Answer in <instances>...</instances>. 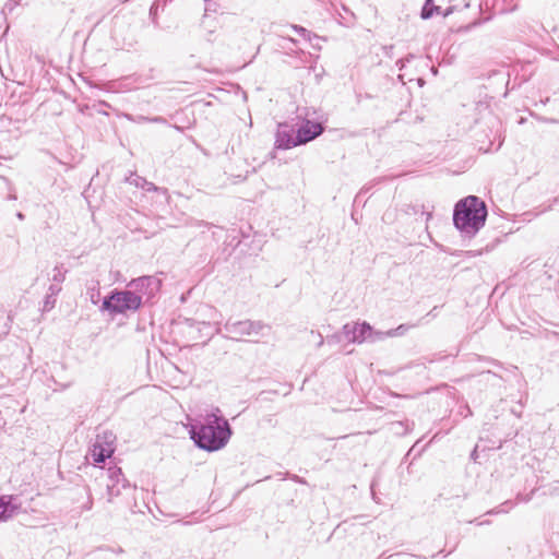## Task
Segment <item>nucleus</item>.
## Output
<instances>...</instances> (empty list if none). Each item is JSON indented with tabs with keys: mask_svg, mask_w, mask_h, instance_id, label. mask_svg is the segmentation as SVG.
Wrapping results in <instances>:
<instances>
[{
	"mask_svg": "<svg viewBox=\"0 0 559 559\" xmlns=\"http://www.w3.org/2000/svg\"><path fill=\"white\" fill-rule=\"evenodd\" d=\"M189 432L199 449L215 452L228 443L233 429L228 420L221 414V409L216 407L204 416L202 423L192 425Z\"/></svg>",
	"mask_w": 559,
	"mask_h": 559,
	"instance_id": "f257e3e1",
	"label": "nucleus"
},
{
	"mask_svg": "<svg viewBox=\"0 0 559 559\" xmlns=\"http://www.w3.org/2000/svg\"><path fill=\"white\" fill-rule=\"evenodd\" d=\"M487 216L486 203L476 195H468L455 204L453 224L461 234L474 237L484 227Z\"/></svg>",
	"mask_w": 559,
	"mask_h": 559,
	"instance_id": "f03ea898",
	"label": "nucleus"
},
{
	"mask_svg": "<svg viewBox=\"0 0 559 559\" xmlns=\"http://www.w3.org/2000/svg\"><path fill=\"white\" fill-rule=\"evenodd\" d=\"M141 299L127 289H112L104 299L100 306L102 311H107L111 316L124 314L128 311L135 312L141 308Z\"/></svg>",
	"mask_w": 559,
	"mask_h": 559,
	"instance_id": "7ed1b4c3",
	"label": "nucleus"
},
{
	"mask_svg": "<svg viewBox=\"0 0 559 559\" xmlns=\"http://www.w3.org/2000/svg\"><path fill=\"white\" fill-rule=\"evenodd\" d=\"M226 332L225 337L234 341H242L243 337L264 336V331H270L271 326L262 321L253 320H227L223 325Z\"/></svg>",
	"mask_w": 559,
	"mask_h": 559,
	"instance_id": "20e7f679",
	"label": "nucleus"
},
{
	"mask_svg": "<svg viewBox=\"0 0 559 559\" xmlns=\"http://www.w3.org/2000/svg\"><path fill=\"white\" fill-rule=\"evenodd\" d=\"M160 285L162 283L158 278L155 276L146 275L132 280L127 287L133 292V295L140 297L142 305L144 298L146 301H148L155 296V294L159 290Z\"/></svg>",
	"mask_w": 559,
	"mask_h": 559,
	"instance_id": "39448f33",
	"label": "nucleus"
},
{
	"mask_svg": "<svg viewBox=\"0 0 559 559\" xmlns=\"http://www.w3.org/2000/svg\"><path fill=\"white\" fill-rule=\"evenodd\" d=\"M116 436L111 431L98 433L93 444L91 455L95 463H104L115 452Z\"/></svg>",
	"mask_w": 559,
	"mask_h": 559,
	"instance_id": "423d86ee",
	"label": "nucleus"
},
{
	"mask_svg": "<svg viewBox=\"0 0 559 559\" xmlns=\"http://www.w3.org/2000/svg\"><path fill=\"white\" fill-rule=\"evenodd\" d=\"M343 334L344 338L349 343H362L367 340H379L377 332L374 333L371 325L367 322L346 323L343 326Z\"/></svg>",
	"mask_w": 559,
	"mask_h": 559,
	"instance_id": "0eeeda50",
	"label": "nucleus"
},
{
	"mask_svg": "<svg viewBox=\"0 0 559 559\" xmlns=\"http://www.w3.org/2000/svg\"><path fill=\"white\" fill-rule=\"evenodd\" d=\"M296 131L292 124L280 123L275 134V147L288 150L298 146Z\"/></svg>",
	"mask_w": 559,
	"mask_h": 559,
	"instance_id": "6e6552de",
	"label": "nucleus"
},
{
	"mask_svg": "<svg viewBox=\"0 0 559 559\" xmlns=\"http://www.w3.org/2000/svg\"><path fill=\"white\" fill-rule=\"evenodd\" d=\"M323 130L321 123L306 120V122L296 130L297 143H299V145L306 144L321 135Z\"/></svg>",
	"mask_w": 559,
	"mask_h": 559,
	"instance_id": "1a4fd4ad",
	"label": "nucleus"
},
{
	"mask_svg": "<svg viewBox=\"0 0 559 559\" xmlns=\"http://www.w3.org/2000/svg\"><path fill=\"white\" fill-rule=\"evenodd\" d=\"M110 484H107V491L109 498L120 495V488L130 487L129 481L122 474L121 468L109 469Z\"/></svg>",
	"mask_w": 559,
	"mask_h": 559,
	"instance_id": "9d476101",
	"label": "nucleus"
},
{
	"mask_svg": "<svg viewBox=\"0 0 559 559\" xmlns=\"http://www.w3.org/2000/svg\"><path fill=\"white\" fill-rule=\"evenodd\" d=\"M13 497L12 496H1L0 497V522L7 521L17 510V507L12 504Z\"/></svg>",
	"mask_w": 559,
	"mask_h": 559,
	"instance_id": "9b49d317",
	"label": "nucleus"
},
{
	"mask_svg": "<svg viewBox=\"0 0 559 559\" xmlns=\"http://www.w3.org/2000/svg\"><path fill=\"white\" fill-rule=\"evenodd\" d=\"M134 185L136 187L142 188L143 190H145L147 192L155 191V192H162L163 194L168 193V190L166 188H159V187L155 186L153 182H150L145 178H142V177H136L134 179Z\"/></svg>",
	"mask_w": 559,
	"mask_h": 559,
	"instance_id": "f8f14e48",
	"label": "nucleus"
},
{
	"mask_svg": "<svg viewBox=\"0 0 559 559\" xmlns=\"http://www.w3.org/2000/svg\"><path fill=\"white\" fill-rule=\"evenodd\" d=\"M440 10L441 8L435 4V0H426L420 11V17L423 20H428L432 17L435 13L439 14Z\"/></svg>",
	"mask_w": 559,
	"mask_h": 559,
	"instance_id": "ddd939ff",
	"label": "nucleus"
},
{
	"mask_svg": "<svg viewBox=\"0 0 559 559\" xmlns=\"http://www.w3.org/2000/svg\"><path fill=\"white\" fill-rule=\"evenodd\" d=\"M404 331H405V326L402 324L399 328H396L395 330H390V331H388L385 333L377 332V336H378L379 340H381V338H383V336L402 335Z\"/></svg>",
	"mask_w": 559,
	"mask_h": 559,
	"instance_id": "4468645a",
	"label": "nucleus"
},
{
	"mask_svg": "<svg viewBox=\"0 0 559 559\" xmlns=\"http://www.w3.org/2000/svg\"><path fill=\"white\" fill-rule=\"evenodd\" d=\"M290 27L301 37H304L307 40L311 39V32L305 28L304 26L293 24Z\"/></svg>",
	"mask_w": 559,
	"mask_h": 559,
	"instance_id": "2eb2a0df",
	"label": "nucleus"
},
{
	"mask_svg": "<svg viewBox=\"0 0 559 559\" xmlns=\"http://www.w3.org/2000/svg\"><path fill=\"white\" fill-rule=\"evenodd\" d=\"M55 304H56V298L52 297L51 295H46L45 300H44L43 310L44 311L51 310L55 307Z\"/></svg>",
	"mask_w": 559,
	"mask_h": 559,
	"instance_id": "dca6fc26",
	"label": "nucleus"
},
{
	"mask_svg": "<svg viewBox=\"0 0 559 559\" xmlns=\"http://www.w3.org/2000/svg\"><path fill=\"white\" fill-rule=\"evenodd\" d=\"M343 338H344V334H343V330H342L338 333L328 336L326 341H328V344H337V343L342 342Z\"/></svg>",
	"mask_w": 559,
	"mask_h": 559,
	"instance_id": "f3484780",
	"label": "nucleus"
},
{
	"mask_svg": "<svg viewBox=\"0 0 559 559\" xmlns=\"http://www.w3.org/2000/svg\"><path fill=\"white\" fill-rule=\"evenodd\" d=\"M64 273H62L60 271V269L58 266H56L53 269V275H52V281L56 282L57 284H60L64 281Z\"/></svg>",
	"mask_w": 559,
	"mask_h": 559,
	"instance_id": "a211bd4d",
	"label": "nucleus"
},
{
	"mask_svg": "<svg viewBox=\"0 0 559 559\" xmlns=\"http://www.w3.org/2000/svg\"><path fill=\"white\" fill-rule=\"evenodd\" d=\"M157 10H158V1H155L150 9V16L152 17V21L154 24H157L156 16H157Z\"/></svg>",
	"mask_w": 559,
	"mask_h": 559,
	"instance_id": "6ab92c4d",
	"label": "nucleus"
},
{
	"mask_svg": "<svg viewBox=\"0 0 559 559\" xmlns=\"http://www.w3.org/2000/svg\"><path fill=\"white\" fill-rule=\"evenodd\" d=\"M60 290H61V287L59 284H51L48 288L47 295H51L52 297L56 298V295H58Z\"/></svg>",
	"mask_w": 559,
	"mask_h": 559,
	"instance_id": "aec40b11",
	"label": "nucleus"
},
{
	"mask_svg": "<svg viewBox=\"0 0 559 559\" xmlns=\"http://www.w3.org/2000/svg\"><path fill=\"white\" fill-rule=\"evenodd\" d=\"M150 123H159V124H167L166 118L162 116H155L150 119Z\"/></svg>",
	"mask_w": 559,
	"mask_h": 559,
	"instance_id": "412c9836",
	"label": "nucleus"
},
{
	"mask_svg": "<svg viewBox=\"0 0 559 559\" xmlns=\"http://www.w3.org/2000/svg\"><path fill=\"white\" fill-rule=\"evenodd\" d=\"M290 478H292L294 481H296V483H299V484H306V480H305L304 478L299 477L298 475H293Z\"/></svg>",
	"mask_w": 559,
	"mask_h": 559,
	"instance_id": "4be33fe9",
	"label": "nucleus"
},
{
	"mask_svg": "<svg viewBox=\"0 0 559 559\" xmlns=\"http://www.w3.org/2000/svg\"><path fill=\"white\" fill-rule=\"evenodd\" d=\"M150 119H151V117L139 116L136 118V121L140 122V123H142V122H150Z\"/></svg>",
	"mask_w": 559,
	"mask_h": 559,
	"instance_id": "5701e85b",
	"label": "nucleus"
},
{
	"mask_svg": "<svg viewBox=\"0 0 559 559\" xmlns=\"http://www.w3.org/2000/svg\"><path fill=\"white\" fill-rule=\"evenodd\" d=\"M558 203H559V195L552 200V203L548 206V210H551Z\"/></svg>",
	"mask_w": 559,
	"mask_h": 559,
	"instance_id": "b1692460",
	"label": "nucleus"
},
{
	"mask_svg": "<svg viewBox=\"0 0 559 559\" xmlns=\"http://www.w3.org/2000/svg\"><path fill=\"white\" fill-rule=\"evenodd\" d=\"M500 512H504V510H500V509H492L490 511L487 512V514H498Z\"/></svg>",
	"mask_w": 559,
	"mask_h": 559,
	"instance_id": "393cba45",
	"label": "nucleus"
},
{
	"mask_svg": "<svg viewBox=\"0 0 559 559\" xmlns=\"http://www.w3.org/2000/svg\"><path fill=\"white\" fill-rule=\"evenodd\" d=\"M396 66L399 67V69H403L404 68V60L403 59L397 60Z\"/></svg>",
	"mask_w": 559,
	"mask_h": 559,
	"instance_id": "a878e982",
	"label": "nucleus"
},
{
	"mask_svg": "<svg viewBox=\"0 0 559 559\" xmlns=\"http://www.w3.org/2000/svg\"><path fill=\"white\" fill-rule=\"evenodd\" d=\"M16 217L20 219V221H23L25 218V215L22 213V212H17L16 213Z\"/></svg>",
	"mask_w": 559,
	"mask_h": 559,
	"instance_id": "bb28decb",
	"label": "nucleus"
},
{
	"mask_svg": "<svg viewBox=\"0 0 559 559\" xmlns=\"http://www.w3.org/2000/svg\"><path fill=\"white\" fill-rule=\"evenodd\" d=\"M96 297H99V294H96V296H94V294L91 296V300L93 304H96L97 302V299Z\"/></svg>",
	"mask_w": 559,
	"mask_h": 559,
	"instance_id": "cd10ccee",
	"label": "nucleus"
},
{
	"mask_svg": "<svg viewBox=\"0 0 559 559\" xmlns=\"http://www.w3.org/2000/svg\"><path fill=\"white\" fill-rule=\"evenodd\" d=\"M96 297H99V294H96V296H94V294L91 296V300L93 304H96L97 302V299Z\"/></svg>",
	"mask_w": 559,
	"mask_h": 559,
	"instance_id": "c85d7f7f",
	"label": "nucleus"
},
{
	"mask_svg": "<svg viewBox=\"0 0 559 559\" xmlns=\"http://www.w3.org/2000/svg\"><path fill=\"white\" fill-rule=\"evenodd\" d=\"M198 226H209V223L207 222H204V221H201Z\"/></svg>",
	"mask_w": 559,
	"mask_h": 559,
	"instance_id": "c756f323",
	"label": "nucleus"
},
{
	"mask_svg": "<svg viewBox=\"0 0 559 559\" xmlns=\"http://www.w3.org/2000/svg\"><path fill=\"white\" fill-rule=\"evenodd\" d=\"M471 456H472L473 460H476V449L472 452Z\"/></svg>",
	"mask_w": 559,
	"mask_h": 559,
	"instance_id": "7c9ffc66",
	"label": "nucleus"
},
{
	"mask_svg": "<svg viewBox=\"0 0 559 559\" xmlns=\"http://www.w3.org/2000/svg\"><path fill=\"white\" fill-rule=\"evenodd\" d=\"M9 199H10V200H15V199H16V195H15V194H10V195H9Z\"/></svg>",
	"mask_w": 559,
	"mask_h": 559,
	"instance_id": "2f4dec72",
	"label": "nucleus"
},
{
	"mask_svg": "<svg viewBox=\"0 0 559 559\" xmlns=\"http://www.w3.org/2000/svg\"><path fill=\"white\" fill-rule=\"evenodd\" d=\"M323 344V337L320 335V342L318 344V346H321Z\"/></svg>",
	"mask_w": 559,
	"mask_h": 559,
	"instance_id": "473e14b6",
	"label": "nucleus"
},
{
	"mask_svg": "<svg viewBox=\"0 0 559 559\" xmlns=\"http://www.w3.org/2000/svg\"><path fill=\"white\" fill-rule=\"evenodd\" d=\"M487 523H489V522H488V521H486V522H480V523H478V524H479V525H484V524H487Z\"/></svg>",
	"mask_w": 559,
	"mask_h": 559,
	"instance_id": "72a5a7b5",
	"label": "nucleus"
},
{
	"mask_svg": "<svg viewBox=\"0 0 559 559\" xmlns=\"http://www.w3.org/2000/svg\"><path fill=\"white\" fill-rule=\"evenodd\" d=\"M431 217V213H427V219Z\"/></svg>",
	"mask_w": 559,
	"mask_h": 559,
	"instance_id": "f704fd0d",
	"label": "nucleus"
}]
</instances>
